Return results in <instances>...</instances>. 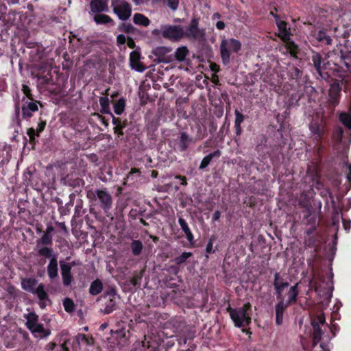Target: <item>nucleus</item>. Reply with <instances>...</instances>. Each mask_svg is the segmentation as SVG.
<instances>
[{
	"instance_id": "nucleus-45",
	"label": "nucleus",
	"mask_w": 351,
	"mask_h": 351,
	"mask_svg": "<svg viewBox=\"0 0 351 351\" xmlns=\"http://www.w3.org/2000/svg\"><path fill=\"white\" fill-rule=\"evenodd\" d=\"M63 306L66 312L72 313L75 310V304L72 299L66 298L63 300Z\"/></svg>"
},
{
	"instance_id": "nucleus-17",
	"label": "nucleus",
	"mask_w": 351,
	"mask_h": 351,
	"mask_svg": "<svg viewBox=\"0 0 351 351\" xmlns=\"http://www.w3.org/2000/svg\"><path fill=\"white\" fill-rule=\"evenodd\" d=\"M90 10L93 13H101L102 12H108V5L107 0H92L90 3Z\"/></svg>"
},
{
	"instance_id": "nucleus-29",
	"label": "nucleus",
	"mask_w": 351,
	"mask_h": 351,
	"mask_svg": "<svg viewBox=\"0 0 351 351\" xmlns=\"http://www.w3.org/2000/svg\"><path fill=\"white\" fill-rule=\"evenodd\" d=\"M298 283H296L295 285L291 287L289 290L287 292L288 300L286 305H290L294 304L297 301V298L298 295Z\"/></svg>"
},
{
	"instance_id": "nucleus-51",
	"label": "nucleus",
	"mask_w": 351,
	"mask_h": 351,
	"mask_svg": "<svg viewBox=\"0 0 351 351\" xmlns=\"http://www.w3.org/2000/svg\"><path fill=\"white\" fill-rule=\"evenodd\" d=\"M38 103V101L34 100L32 101L26 102L25 104H24L22 106V107H25V108H26L27 110H31V111L35 112L38 110V107L37 105Z\"/></svg>"
},
{
	"instance_id": "nucleus-1",
	"label": "nucleus",
	"mask_w": 351,
	"mask_h": 351,
	"mask_svg": "<svg viewBox=\"0 0 351 351\" xmlns=\"http://www.w3.org/2000/svg\"><path fill=\"white\" fill-rule=\"evenodd\" d=\"M252 305L247 302L240 308H232L229 305L226 311L229 313L230 317L232 320L234 326L242 328L248 326L251 323V317L248 311L251 310Z\"/></svg>"
},
{
	"instance_id": "nucleus-53",
	"label": "nucleus",
	"mask_w": 351,
	"mask_h": 351,
	"mask_svg": "<svg viewBox=\"0 0 351 351\" xmlns=\"http://www.w3.org/2000/svg\"><path fill=\"white\" fill-rule=\"evenodd\" d=\"M164 4L168 6L171 10L175 11L179 5V0H162Z\"/></svg>"
},
{
	"instance_id": "nucleus-59",
	"label": "nucleus",
	"mask_w": 351,
	"mask_h": 351,
	"mask_svg": "<svg viewBox=\"0 0 351 351\" xmlns=\"http://www.w3.org/2000/svg\"><path fill=\"white\" fill-rule=\"evenodd\" d=\"M127 42V38L123 34H119L117 36V43L118 45H124Z\"/></svg>"
},
{
	"instance_id": "nucleus-56",
	"label": "nucleus",
	"mask_w": 351,
	"mask_h": 351,
	"mask_svg": "<svg viewBox=\"0 0 351 351\" xmlns=\"http://www.w3.org/2000/svg\"><path fill=\"white\" fill-rule=\"evenodd\" d=\"M22 91L23 93V94L30 100L32 101H34V97H33V95L32 94V90L30 89V88L27 86V85H25V84H23V87H22Z\"/></svg>"
},
{
	"instance_id": "nucleus-60",
	"label": "nucleus",
	"mask_w": 351,
	"mask_h": 351,
	"mask_svg": "<svg viewBox=\"0 0 351 351\" xmlns=\"http://www.w3.org/2000/svg\"><path fill=\"white\" fill-rule=\"evenodd\" d=\"M56 351H70L69 348L66 346V342L64 343L56 346Z\"/></svg>"
},
{
	"instance_id": "nucleus-23",
	"label": "nucleus",
	"mask_w": 351,
	"mask_h": 351,
	"mask_svg": "<svg viewBox=\"0 0 351 351\" xmlns=\"http://www.w3.org/2000/svg\"><path fill=\"white\" fill-rule=\"evenodd\" d=\"M287 305L285 304L281 300L275 306L276 311V324L278 326L282 324L283 321L284 312L286 310Z\"/></svg>"
},
{
	"instance_id": "nucleus-49",
	"label": "nucleus",
	"mask_w": 351,
	"mask_h": 351,
	"mask_svg": "<svg viewBox=\"0 0 351 351\" xmlns=\"http://www.w3.org/2000/svg\"><path fill=\"white\" fill-rule=\"evenodd\" d=\"M310 130L312 133L317 135L316 138L317 140H321L322 138V132L320 129L319 125L317 123L311 124L310 125Z\"/></svg>"
},
{
	"instance_id": "nucleus-36",
	"label": "nucleus",
	"mask_w": 351,
	"mask_h": 351,
	"mask_svg": "<svg viewBox=\"0 0 351 351\" xmlns=\"http://www.w3.org/2000/svg\"><path fill=\"white\" fill-rule=\"evenodd\" d=\"M339 121L350 131L351 135V114L341 112L339 117Z\"/></svg>"
},
{
	"instance_id": "nucleus-18",
	"label": "nucleus",
	"mask_w": 351,
	"mask_h": 351,
	"mask_svg": "<svg viewBox=\"0 0 351 351\" xmlns=\"http://www.w3.org/2000/svg\"><path fill=\"white\" fill-rule=\"evenodd\" d=\"M178 223L181 227L182 230L184 232L187 241L189 242L191 245L194 246L195 242L194 236L186 220L182 217H180L178 219Z\"/></svg>"
},
{
	"instance_id": "nucleus-61",
	"label": "nucleus",
	"mask_w": 351,
	"mask_h": 351,
	"mask_svg": "<svg viewBox=\"0 0 351 351\" xmlns=\"http://www.w3.org/2000/svg\"><path fill=\"white\" fill-rule=\"evenodd\" d=\"M143 212H138L137 210L136 209H132L130 213H129V216L132 218V219H135L137 217V215L138 214H140V215H142Z\"/></svg>"
},
{
	"instance_id": "nucleus-22",
	"label": "nucleus",
	"mask_w": 351,
	"mask_h": 351,
	"mask_svg": "<svg viewBox=\"0 0 351 351\" xmlns=\"http://www.w3.org/2000/svg\"><path fill=\"white\" fill-rule=\"evenodd\" d=\"M221 155V152L219 149H217L213 152L210 153L203 158L201 161V163L199 166V170L205 169L210 163L211 160L213 158H219Z\"/></svg>"
},
{
	"instance_id": "nucleus-54",
	"label": "nucleus",
	"mask_w": 351,
	"mask_h": 351,
	"mask_svg": "<svg viewBox=\"0 0 351 351\" xmlns=\"http://www.w3.org/2000/svg\"><path fill=\"white\" fill-rule=\"evenodd\" d=\"M82 201L81 199H80L75 207V213H74L75 217H80L82 216V215L84 214V211H82Z\"/></svg>"
},
{
	"instance_id": "nucleus-39",
	"label": "nucleus",
	"mask_w": 351,
	"mask_h": 351,
	"mask_svg": "<svg viewBox=\"0 0 351 351\" xmlns=\"http://www.w3.org/2000/svg\"><path fill=\"white\" fill-rule=\"evenodd\" d=\"M286 48L291 57L298 58V54L300 50L298 46L293 41L288 42L286 45Z\"/></svg>"
},
{
	"instance_id": "nucleus-24",
	"label": "nucleus",
	"mask_w": 351,
	"mask_h": 351,
	"mask_svg": "<svg viewBox=\"0 0 351 351\" xmlns=\"http://www.w3.org/2000/svg\"><path fill=\"white\" fill-rule=\"evenodd\" d=\"M280 276L279 273H276L274 275V286L276 290V294L277 298H279L282 295L283 289L289 286L287 282H280Z\"/></svg>"
},
{
	"instance_id": "nucleus-64",
	"label": "nucleus",
	"mask_w": 351,
	"mask_h": 351,
	"mask_svg": "<svg viewBox=\"0 0 351 351\" xmlns=\"http://www.w3.org/2000/svg\"><path fill=\"white\" fill-rule=\"evenodd\" d=\"M221 212L219 210H217L215 211V213L213 215L212 220L213 221H218L219 218L221 217Z\"/></svg>"
},
{
	"instance_id": "nucleus-27",
	"label": "nucleus",
	"mask_w": 351,
	"mask_h": 351,
	"mask_svg": "<svg viewBox=\"0 0 351 351\" xmlns=\"http://www.w3.org/2000/svg\"><path fill=\"white\" fill-rule=\"evenodd\" d=\"M103 289V282L101 280L97 278L91 282L89 287V293L92 295H97L101 293Z\"/></svg>"
},
{
	"instance_id": "nucleus-3",
	"label": "nucleus",
	"mask_w": 351,
	"mask_h": 351,
	"mask_svg": "<svg viewBox=\"0 0 351 351\" xmlns=\"http://www.w3.org/2000/svg\"><path fill=\"white\" fill-rule=\"evenodd\" d=\"M38 255L50 258L47 267L49 278L53 280L58 276V261L56 254H53V250L50 247H42L38 250Z\"/></svg>"
},
{
	"instance_id": "nucleus-26",
	"label": "nucleus",
	"mask_w": 351,
	"mask_h": 351,
	"mask_svg": "<svg viewBox=\"0 0 351 351\" xmlns=\"http://www.w3.org/2000/svg\"><path fill=\"white\" fill-rule=\"evenodd\" d=\"M27 322L25 326L28 330L33 328L38 323L39 317L35 312H31L24 315Z\"/></svg>"
},
{
	"instance_id": "nucleus-50",
	"label": "nucleus",
	"mask_w": 351,
	"mask_h": 351,
	"mask_svg": "<svg viewBox=\"0 0 351 351\" xmlns=\"http://www.w3.org/2000/svg\"><path fill=\"white\" fill-rule=\"evenodd\" d=\"M62 283L64 287H69L71 285L72 282L73 281V276L72 274H61Z\"/></svg>"
},
{
	"instance_id": "nucleus-11",
	"label": "nucleus",
	"mask_w": 351,
	"mask_h": 351,
	"mask_svg": "<svg viewBox=\"0 0 351 351\" xmlns=\"http://www.w3.org/2000/svg\"><path fill=\"white\" fill-rule=\"evenodd\" d=\"M117 290L114 287H108L104 292L103 297L108 298L105 308L103 311L104 314H110L116 310V298Z\"/></svg>"
},
{
	"instance_id": "nucleus-20",
	"label": "nucleus",
	"mask_w": 351,
	"mask_h": 351,
	"mask_svg": "<svg viewBox=\"0 0 351 351\" xmlns=\"http://www.w3.org/2000/svg\"><path fill=\"white\" fill-rule=\"evenodd\" d=\"M38 280L35 278H25L21 280V287L23 290L34 293L36 290Z\"/></svg>"
},
{
	"instance_id": "nucleus-10",
	"label": "nucleus",
	"mask_w": 351,
	"mask_h": 351,
	"mask_svg": "<svg viewBox=\"0 0 351 351\" xmlns=\"http://www.w3.org/2000/svg\"><path fill=\"white\" fill-rule=\"evenodd\" d=\"M326 324V318L323 313L311 318V325L313 329V339L314 345L317 344L322 339L323 331L321 326Z\"/></svg>"
},
{
	"instance_id": "nucleus-19",
	"label": "nucleus",
	"mask_w": 351,
	"mask_h": 351,
	"mask_svg": "<svg viewBox=\"0 0 351 351\" xmlns=\"http://www.w3.org/2000/svg\"><path fill=\"white\" fill-rule=\"evenodd\" d=\"M29 330L34 337L39 339L47 337L51 334V330L45 328L43 324H38Z\"/></svg>"
},
{
	"instance_id": "nucleus-15",
	"label": "nucleus",
	"mask_w": 351,
	"mask_h": 351,
	"mask_svg": "<svg viewBox=\"0 0 351 351\" xmlns=\"http://www.w3.org/2000/svg\"><path fill=\"white\" fill-rule=\"evenodd\" d=\"M110 116L112 117V123L114 125V133L118 137L123 136V129L128 125V121L126 119L122 121L121 118L114 117L112 113H110Z\"/></svg>"
},
{
	"instance_id": "nucleus-62",
	"label": "nucleus",
	"mask_w": 351,
	"mask_h": 351,
	"mask_svg": "<svg viewBox=\"0 0 351 351\" xmlns=\"http://www.w3.org/2000/svg\"><path fill=\"white\" fill-rule=\"evenodd\" d=\"M126 43H127V45H128L129 48H130V49L135 48L136 43H135L134 40H133V38H132L130 37H128L127 38V42Z\"/></svg>"
},
{
	"instance_id": "nucleus-9",
	"label": "nucleus",
	"mask_w": 351,
	"mask_h": 351,
	"mask_svg": "<svg viewBox=\"0 0 351 351\" xmlns=\"http://www.w3.org/2000/svg\"><path fill=\"white\" fill-rule=\"evenodd\" d=\"M161 34L165 39L173 42H178L183 38L184 28L179 25H163L161 27Z\"/></svg>"
},
{
	"instance_id": "nucleus-31",
	"label": "nucleus",
	"mask_w": 351,
	"mask_h": 351,
	"mask_svg": "<svg viewBox=\"0 0 351 351\" xmlns=\"http://www.w3.org/2000/svg\"><path fill=\"white\" fill-rule=\"evenodd\" d=\"M189 52V49L186 46H182L177 48L174 53L176 60L180 62H183L186 59Z\"/></svg>"
},
{
	"instance_id": "nucleus-6",
	"label": "nucleus",
	"mask_w": 351,
	"mask_h": 351,
	"mask_svg": "<svg viewBox=\"0 0 351 351\" xmlns=\"http://www.w3.org/2000/svg\"><path fill=\"white\" fill-rule=\"evenodd\" d=\"M311 60L315 71L321 79L326 81H329V79L330 78V74L327 70L332 69L330 67V62H324L322 56L316 51L312 52Z\"/></svg>"
},
{
	"instance_id": "nucleus-14",
	"label": "nucleus",
	"mask_w": 351,
	"mask_h": 351,
	"mask_svg": "<svg viewBox=\"0 0 351 351\" xmlns=\"http://www.w3.org/2000/svg\"><path fill=\"white\" fill-rule=\"evenodd\" d=\"M141 54L137 51H132L130 54V65L132 69L138 72L145 71V67L140 62Z\"/></svg>"
},
{
	"instance_id": "nucleus-34",
	"label": "nucleus",
	"mask_w": 351,
	"mask_h": 351,
	"mask_svg": "<svg viewBox=\"0 0 351 351\" xmlns=\"http://www.w3.org/2000/svg\"><path fill=\"white\" fill-rule=\"evenodd\" d=\"M170 51V49L167 47H158L153 50L152 53L158 57L159 62H164L165 56Z\"/></svg>"
},
{
	"instance_id": "nucleus-52",
	"label": "nucleus",
	"mask_w": 351,
	"mask_h": 351,
	"mask_svg": "<svg viewBox=\"0 0 351 351\" xmlns=\"http://www.w3.org/2000/svg\"><path fill=\"white\" fill-rule=\"evenodd\" d=\"M230 123L224 122L223 125L220 128L219 131L217 134L218 137H219L221 140L225 137L227 132L229 130Z\"/></svg>"
},
{
	"instance_id": "nucleus-38",
	"label": "nucleus",
	"mask_w": 351,
	"mask_h": 351,
	"mask_svg": "<svg viewBox=\"0 0 351 351\" xmlns=\"http://www.w3.org/2000/svg\"><path fill=\"white\" fill-rule=\"evenodd\" d=\"M125 108V99L121 97L114 104V112L117 115H121Z\"/></svg>"
},
{
	"instance_id": "nucleus-13",
	"label": "nucleus",
	"mask_w": 351,
	"mask_h": 351,
	"mask_svg": "<svg viewBox=\"0 0 351 351\" xmlns=\"http://www.w3.org/2000/svg\"><path fill=\"white\" fill-rule=\"evenodd\" d=\"M334 66L335 67L332 68V70L337 73L346 71L343 66L347 70L351 69V53L348 52L345 55H342L340 58L339 63H335Z\"/></svg>"
},
{
	"instance_id": "nucleus-41",
	"label": "nucleus",
	"mask_w": 351,
	"mask_h": 351,
	"mask_svg": "<svg viewBox=\"0 0 351 351\" xmlns=\"http://www.w3.org/2000/svg\"><path fill=\"white\" fill-rule=\"evenodd\" d=\"M193 256V253L192 252H184L182 253L181 255H180L179 256H177L174 259H173V262L178 265H180L182 264H184L186 262L187 259L190 257H191Z\"/></svg>"
},
{
	"instance_id": "nucleus-57",
	"label": "nucleus",
	"mask_w": 351,
	"mask_h": 351,
	"mask_svg": "<svg viewBox=\"0 0 351 351\" xmlns=\"http://www.w3.org/2000/svg\"><path fill=\"white\" fill-rule=\"evenodd\" d=\"M33 112H32L31 110H27L26 108H25V107L21 108L22 117L24 119L27 120V119H30L33 116Z\"/></svg>"
},
{
	"instance_id": "nucleus-4",
	"label": "nucleus",
	"mask_w": 351,
	"mask_h": 351,
	"mask_svg": "<svg viewBox=\"0 0 351 351\" xmlns=\"http://www.w3.org/2000/svg\"><path fill=\"white\" fill-rule=\"evenodd\" d=\"M241 49V43L235 38L223 39L220 44V56L222 63L228 65L230 61V52L238 53Z\"/></svg>"
},
{
	"instance_id": "nucleus-63",
	"label": "nucleus",
	"mask_w": 351,
	"mask_h": 351,
	"mask_svg": "<svg viewBox=\"0 0 351 351\" xmlns=\"http://www.w3.org/2000/svg\"><path fill=\"white\" fill-rule=\"evenodd\" d=\"M176 179L180 180L182 185H183V186L187 185V179L185 176H182V175H178L176 176Z\"/></svg>"
},
{
	"instance_id": "nucleus-40",
	"label": "nucleus",
	"mask_w": 351,
	"mask_h": 351,
	"mask_svg": "<svg viewBox=\"0 0 351 351\" xmlns=\"http://www.w3.org/2000/svg\"><path fill=\"white\" fill-rule=\"evenodd\" d=\"M141 176V171L139 169L137 168H132L130 171L127 175L126 178H125V182H134L137 178H138Z\"/></svg>"
},
{
	"instance_id": "nucleus-47",
	"label": "nucleus",
	"mask_w": 351,
	"mask_h": 351,
	"mask_svg": "<svg viewBox=\"0 0 351 351\" xmlns=\"http://www.w3.org/2000/svg\"><path fill=\"white\" fill-rule=\"evenodd\" d=\"M38 243H41L45 247H48V245H51L53 243V237L52 234H48L44 232L42 237L40 238V241L38 242Z\"/></svg>"
},
{
	"instance_id": "nucleus-32",
	"label": "nucleus",
	"mask_w": 351,
	"mask_h": 351,
	"mask_svg": "<svg viewBox=\"0 0 351 351\" xmlns=\"http://www.w3.org/2000/svg\"><path fill=\"white\" fill-rule=\"evenodd\" d=\"M144 274V271H135L133 274V276L131 278L130 282V284L134 287L135 288L138 289L141 287L142 278Z\"/></svg>"
},
{
	"instance_id": "nucleus-21",
	"label": "nucleus",
	"mask_w": 351,
	"mask_h": 351,
	"mask_svg": "<svg viewBox=\"0 0 351 351\" xmlns=\"http://www.w3.org/2000/svg\"><path fill=\"white\" fill-rule=\"evenodd\" d=\"M328 82H331L329 89V95L330 97L335 100L338 99L340 96V93L341 91V87L339 84V82L337 80H334L332 78H330Z\"/></svg>"
},
{
	"instance_id": "nucleus-42",
	"label": "nucleus",
	"mask_w": 351,
	"mask_h": 351,
	"mask_svg": "<svg viewBox=\"0 0 351 351\" xmlns=\"http://www.w3.org/2000/svg\"><path fill=\"white\" fill-rule=\"evenodd\" d=\"M75 262L66 263L64 261H60L61 274H71L73 266H75Z\"/></svg>"
},
{
	"instance_id": "nucleus-55",
	"label": "nucleus",
	"mask_w": 351,
	"mask_h": 351,
	"mask_svg": "<svg viewBox=\"0 0 351 351\" xmlns=\"http://www.w3.org/2000/svg\"><path fill=\"white\" fill-rule=\"evenodd\" d=\"M114 337L120 340H124L126 339L125 330L124 329H119L113 332Z\"/></svg>"
},
{
	"instance_id": "nucleus-25",
	"label": "nucleus",
	"mask_w": 351,
	"mask_h": 351,
	"mask_svg": "<svg viewBox=\"0 0 351 351\" xmlns=\"http://www.w3.org/2000/svg\"><path fill=\"white\" fill-rule=\"evenodd\" d=\"M235 120H234V129L237 136H240L242 133L241 123L245 119V116L239 112L237 109L234 111Z\"/></svg>"
},
{
	"instance_id": "nucleus-2",
	"label": "nucleus",
	"mask_w": 351,
	"mask_h": 351,
	"mask_svg": "<svg viewBox=\"0 0 351 351\" xmlns=\"http://www.w3.org/2000/svg\"><path fill=\"white\" fill-rule=\"evenodd\" d=\"M87 197L91 201H95L99 204L100 208L107 213L112 208V197L106 189L88 191Z\"/></svg>"
},
{
	"instance_id": "nucleus-35",
	"label": "nucleus",
	"mask_w": 351,
	"mask_h": 351,
	"mask_svg": "<svg viewBox=\"0 0 351 351\" xmlns=\"http://www.w3.org/2000/svg\"><path fill=\"white\" fill-rule=\"evenodd\" d=\"M131 250L134 256H139L143 251V245L140 240H133L131 243Z\"/></svg>"
},
{
	"instance_id": "nucleus-46",
	"label": "nucleus",
	"mask_w": 351,
	"mask_h": 351,
	"mask_svg": "<svg viewBox=\"0 0 351 351\" xmlns=\"http://www.w3.org/2000/svg\"><path fill=\"white\" fill-rule=\"evenodd\" d=\"M302 74V71L296 66L291 67L288 72L289 77L292 80H298L300 78Z\"/></svg>"
},
{
	"instance_id": "nucleus-30",
	"label": "nucleus",
	"mask_w": 351,
	"mask_h": 351,
	"mask_svg": "<svg viewBox=\"0 0 351 351\" xmlns=\"http://www.w3.org/2000/svg\"><path fill=\"white\" fill-rule=\"evenodd\" d=\"M276 23L279 32L282 34L283 40L289 39L290 36V33L287 27V22H285V21H282L280 19H277Z\"/></svg>"
},
{
	"instance_id": "nucleus-44",
	"label": "nucleus",
	"mask_w": 351,
	"mask_h": 351,
	"mask_svg": "<svg viewBox=\"0 0 351 351\" xmlns=\"http://www.w3.org/2000/svg\"><path fill=\"white\" fill-rule=\"evenodd\" d=\"M119 29L126 34H134L136 28L129 23H123L119 26Z\"/></svg>"
},
{
	"instance_id": "nucleus-12",
	"label": "nucleus",
	"mask_w": 351,
	"mask_h": 351,
	"mask_svg": "<svg viewBox=\"0 0 351 351\" xmlns=\"http://www.w3.org/2000/svg\"><path fill=\"white\" fill-rule=\"evenodd\" d=\"M36 295L37 298L39 300L38 305L40 308L44 309L46 308L47 305H51L52 301L49 298V296L47 292L45 289V285L43 283H40L35 290V292L33 293Z\"/></svg>"
},
{
	"instance_id": "nucleus-7",
	"label": "nucleus",
	"mask_w": 351,
	"mask_h": 351,
	"mask_svg": "<svg viewBox=\"0 0 351 351\" xmlns=\"http://www.w3.org/2000/svg\"><path fill=\"white\" fill-rule=\"evenodd\" d=\"M200 18L193 17L191 20L189 25L184 29L183 38L189 40H199L204 38L205 36V29L199 27Z\"/></svg>"
},
{
	"instance_id": "nucleus-5",
	"label": "nucleus",
	"mask_w": 351,
	"mask_h": 351,
	"mask_svg": "<svg viewBox=\"0 0 351 351\" xmlns=\"http://www.w3.org/2000/svg\"><path fill=\"white\" fill-rule=\"evenodd\" d=\"M173 136L176 138L170 140L169 145L174 151L181 153L185 152L190 145L195 144L197 141V138L189 136L185 132H179Z\"/></svg>"
},
{
	"instance_id": "nucleus-48",
	"label": "nucleus",
	"mask_w": 351,
	"mask_h": 351,
	"mask_svg": "<svg viewBox=\"0 0 351 351\" xmlns=\"http://www.w3.org/2000/svg\"><path fill=\"white\" fill-rule=\"evenodd\" d=\"M215 240V237L213 235L209 239L207 243L206 247V257H208V254H213L215 252V250H213V243Z\"/></svg>"
},
{
	"instance_id": "nucleus-28",
	"label": "nucleus",
	"mask_w": 351,
	"mask_h": 351,
	"mask_svg": "<svg viewBox=\"0 0 351 351\" xmlns=\"http://www.w3.org/2000/svg\"><path fill=\"white\" fill-rule=\"evenodd\" d=\"M109 90L110 88L106 90V95H108ZM99 104L101 106L100 112L103 114H109L110 115L112 112L110 110V100L107 96L99 98Z\"/></svg>"
},
{
	"instance_id": "nucleus-37",
	"label": "nucleus",
	"mask_w": 351,
	"mask_h": 351,
	"mask_svg": "<svg viewBox=\"0 0 351 351\" xmlns=\"http://www.w3.org/2000/svg\"><path fill=\"white\" fill-rule=\"evenodd\" d=\"M93 19L97 24H108L113 23L112 18L104 14H95Z\"/></svg>"
},
{
	"instance_id": "nucleus-43",
	"label": "nucleus",
	"mask_w": 351,
	"mask_h": 351,
	"mask_svg": "<svg viewBox=\"0 0 351 351\" xmlns=\"http://www.w3.org/2000/svg\"><path fill=\"white\" fill-rule=\"evenodd\" d=\"M73 199H71L70 201L65 204V206H60L58 211L60 215H69L71 207L73 206Z\"/></svg>"
},
{
	"instance_id": "nucleus-33",
	"label": "nucleus",
	"mask_w": 351,
	"mask_h": 351,
	"mask_svg": "<svg viewBox=\"0 0 351 351\" xmlns=\"http://www.w3.org/2000/svg\"><path fill=\"white\" fill-rule=\"evenodd\" d=\"M133 22L136 25L147 27L150 23V20L143 14L136 13L133 16Z\"/></svg>"
},
{
	"instance_id": "nucleus-58",
	"label": "nucleus",
	"mask_w": 351,
	"mask_h": 351,
	"mask_svg": "<svg viewBox=\"0 0 351 351\" xmlns=\"http://www.w3.org/2000/svg\"><path fill=\"white\" fill-rule=\"evenodd\" d=\"M46 121L41 119L40 118V122L38 124L37 127V136H40V133H41L46 127Z\"/></svg>"
},
{
	"instance_id": "nucleus-16",
	"label": "nucleus",
	"mask_w": 351,
	"mask_h": 351,
	"mask_svg": "<svg viewBox=\"0 0 351 351\" xmlns=\"http://www.w3.org/2000/svg\"><path fill=\"white\" fill-rule=\"evenodd\" d=\"M313 36L322 46L332 45V39L325 30H319L315 32Z\"/></svg>"
},
{
	"instance_id": "nucleus-8",
	"label": "nucleus",
	"mask_w": 351,
	"mask_h": 351,
	"mask_svg": "<svg viewBox=\"0 0 351 351\" xmlns=\"http://www.w3.org/2000/svg\"><path fill=\"white\" fill-rule=\"evenodd\" d=\"M111 5L113 12L121 21H127L132 15V8L130 3L125 0H112Z\"/></svg>"
}]
</instances>
